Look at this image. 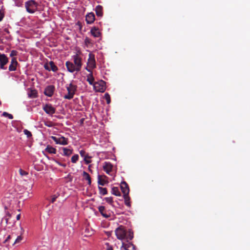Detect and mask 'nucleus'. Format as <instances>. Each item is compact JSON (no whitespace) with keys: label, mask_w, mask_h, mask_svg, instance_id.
Wrapping results in <instances>:
<instances>
[{"label":"nucleus","mask_w":250,"mask_h":250,"mask_svg":"<svg viewBox=\"0 0 250 250\" xmlns=\"http://www.w3.org/2000/svg\"><path fill=\"white\" fill-rule=\"evenodd\" d=\"M115 234L118 239L128 242L133 238V231L127 230L124 226H120L115 230Z\"/></svg>","instance_id":"obj_1"},{"label":"nucleus","mask_w":250,"mask_h":250,"mask_svg":"<svg viewBox=\"0 0 250 250\" xmlns=\"http://www.w3.org/2000/svg\"><path fill=\"white\" fill-rule=\"evenodd\" d=\"M67 94L64 96V98L67 100L72 99L77 91V86L70 83L66 86Z\"/></svg>","instance_id":"obj_2"},{"label":"nucleus","mask_w":250,"mask_h":250,"mask_svg":"<svg viewBox=\"0 0 250 250\" xmlns=\"http://www.w3.org/2000/svg\"><path fill=\"white\" fill-rule=\"evenodd\" d=\"M96 67V61L95 55L92 53H90L88 55V59L87 62V66L85 69L88 72L92 71V70Z\"/></svg>","instance_id":"obj_3"},{"label":"nucleus","mask_w":250,"mask_h":250,"mask_svg":"<svg viewBox=\"0 0 250 250\" xmlns=\"http://www.w3.org/2000/svg\"><path fill=\"white\" fill-rule=\"evenodd\" d=\"M38 3L33 0H30L25 3L26 11L31 14L35 13L38 9Z\"/></svg>","instance_id":"obj_4"},{"label":"nucleus","mask_w":250,"mask_h":250,"mask_svg":"<svg viewBox=\"0 0 250 250\" xmlns=\"http://www.w3.org/2000/svg\"><path fill=\"white\" fill-rule=\"evenodd\" d=\"M74 64L77 67V70H81L82 67V59L80 56L76 54L72 56Z\"/></svg>","instance_id":"obj_5"},{"label":"nucleus","mask_w":250,"mask_h":250,"mask_svg":"<svg viewBox=\"0 0 250 250\" xmlns=\"http://www.w3.org/2000/svg\"><path fill=\"white\" fill-rule=\"evenodd\" d=\"M42 109L46 114L51 116L56 112V108L50 104L44 105Z\"/></svg>","instance_id":"obj_6"},{"label":"nucleus","mask_w":250,"mask_h":250,"mask_svg":"<svg viewBox=\"0 0 250 250\" xmlns=\"http://www.w3.org/2000/svg\"><path fill=\"white\" fill-rule=\"evenodd\" d=\"M105 82L101 80L99 82H95V84H94V87L96 91L103 92L105 90Z\"/></svg>","instance_id":"obj_7"},{"label":"nucleus","mask_w":250,"mask_h":250,"mask_svg":"<svg viewBox=\"0 0 250 250\" xmlns=\"http://www.w3.org/2000/svg\"><path fill=\"white\" fill-rule=\"evenodd\" d=\"M9 59L4 54L0 53V68L1 69H6L5 65L8 62Z\"/></svg>","instance_id":"obj_8"},{"label":"nucleus","mask_w":250,"mask_h":250,"mask_svg":"<svg viewBox=\"0 0 250 250\" xmlns=\"http://www.w3.org/2000/svg\"><path fill=\"white\" fill-rule=\"evenodd\" d=\"M51 138L57 144L66 145L68 144L67 139L64 137L57 138L55 136H51Z\"/></svg>","instance_id":"obj_9"},{"label":"nucleus","mask_w":250,"mask_h":250,"mask_svg":"<svg viewBox=\"0 0 250 250\" xmlns=\"http://www.w3.org/2000/svg\"><path fill=\"white\" fill-rule=\"evenodd\" d=\"M65 65L67 70L70 73H73L75 71L77 72L80 71L79 70H77V67L75 66V65L72 62L67 61L65 63Z\"/></svg>","instance_id":"obj_10"},{"label":"nucleus","mask_w":250,"mask_h":250,"mask_svg":"<svg viewBox=\"0 0 250 250\" xmlns=\"http://www.w3.org/2000/svg\"><path fill=\"white\" fill-rule=\"evenodd\" d=\"M120 250H136L135 246L131 243L128 242L125 243H122V246L120 248Z\"/></svg>","instance_id":"obj_11"},{"label":"nucleus","mask_w":250,"mask_h":250,"mask_svg":"<svg viewBox=\"0 0 250 250\" xmlns=\"http://www.w3.org/2000/svg\"><path fill=\"white\" fill-rule=\"evenodd\" d=\"M44 68L47 70H52L53 72H56L58 70L57 66L52 61H50L48 64H45L44 65Z\"/></svg>","instance_id":"obj_12"},{"label":"nucleus","mask_w":250,"mask_h":250,"mask_svg":"<svg viewBox=\"0 0 250 250\" xmlns=\"http://www.w3.org/2000/svg\"><path fill=\"white\" fill-rule=\"evenodd\" d=\"M54 89L55 87L54 85H48L45 88L44 94L48 97H52L54 93Z\"/></svg>","instance_id":"obj_13"},{"label":"nucleus","mask_w":250,"mask_h":250,"mask_svg":"<svg viewBox=\"0 0 250 250\" xmlns=\"http://www.w3.org/2000/svg\"><path fill=\"white\" fill-rule=\"evenodd\" d=\"M18 64V62L17 61V59L16 58L13 57L11 61L10 64L9 66V71H14L17 69V66Z\"/></svg>","instance_id":"obj_14"},{"label":"nucleus","mask_w":250,"mask_h":250,"mask_svg":"<svg viewBox=\"0 0 250 250\" xmlns=\"http://www.w3.org/2000/svg\"><path fill=\"white\" fill-rule=\"evenodd\" d=\"M121 189L124 195L128 194L129 192V188L127 184L123 181L121 183Z\"/></svg>","instance_id":"obj_15"},{"label":"nucleus","mask_w":250,"mask_h":250,"mask_svg":"<svg viewBox=\"0 0 250 250\" xmlns=\"http://www.w3.org/2000/svg\"><path fill=\"white\" fill-rule=\"evenodd\" d=\"M113 168V165L108 162H105L104 163L103 166V169L108 174H109L110 172L112 171Z\"/></svg>","instance_id":"obj_16"},{"label":"nucleus","mask_w":250,"mask_h":250,"mask_svg":"<svg viewBox=\"0 0 250 250\" xmlns=\"http://www.w3.org/2000/svg\"><path fill=\"white\" fill-rule=\"evenodd\" d=\"M95 15L93 13L91 12L86 15L85 21L87 24H91L95 21Z\"/></svg>","instance_id":"obj_17"},{"label":"nucleus","mask_w":250,"mask_h":250,"mask_svg":"<svg viewBox=\"0 0 250 250\" xmlns=\"http://www.w3.org/2000/svg\"><path fill=\"white\" fill-rule=\"evenodd\" d=\"M98 209L99 212L101 213V215L105 218H108L110 216V213H107L105 209V207L104 206H99L98 207Z\"/></svg>","instance_id":"obj_18"},{"label":"nucleus","mask_w":250,"mask_h":250,"mask_svg":"<svg viewBox=\"0 0 250 250\" xmlns=\"http://www.w3.org/2000/svg\"><path fill=\"white\" fill-rule=\"evenodd\" d=\"M91 34L96 38L100 37L101 36V33L100 32L99 28L96 27H93L91 29Z\"/></svg>","instance_id":"obj_19"},{"label":"nucleus","mask_w":250,"mask_h":250,"mask_svg":"<svg viewBox=\"0 0 250 250\" xmlns=\"http://www.w3.org/2000/svg\"><path fill=\"white\" fill-rule=\"evenodd\" d=\"M90 73L88 74L86 76V81L88 82L89 84L90 85H92L94 86V84H95V82H94V78L93 76L92 71L89 72Z\"/></svg>","instance_id":"obj_20"},{"label":"nucleus","mask_w":250,"mask_h":250,"mask_svg":"<svg viewBox=\"0 0 250 250\" xmlns=\"http://www.w3.org/2000/svg\"><path fill=\"white\" fill-rule=\"evenodd\" d=\"M103 8L102 6L98 5L95 8V12L96 15L98 17H102L103 15Z\"/></svg>","instance_id":"obj_21"},{"label":"nucleus","mask_w":250,"mask_h":250,"mask_svg":"<svg viewBox=\"0 0 250 250\" xmlns=\"http://www.w3.org/2000/svg\"><path fill=\"white\" fill-rule=\"evenodd\" d=\"M28 95L31 98H35L38 97V92L35 89H31L28 92Z\"/></svg>","instance_id":"obj_22"},{"label":"nucleus","mask_w":250,"mask_h":250,"mask_svg":"<svg viewBox=\"0 0 250 250\" xmlns=\"http://www.w3.org/2000/svg\"><path fill=\"white\" fill-rule=\"evenodd\" d=\"M63 155L66 156H69L73 153V150L65 147L62 148Z\"/></svg>","instance_id":"obj_23"},{"label":"nucleus","mask_w":250,"mask_h":250,"mask_svg":"<svg viewBox=\"0 0 250 250\" xmlns=\"http://www.w3.org/2000/svg\"><path fill=\"white\" fill-rule=\"evenodd\" d=\"M45 151L50 154H56V149L54 147L48 145L45 148Z\"/></svg>","instance_id":"obj_24"},{"label":"nucleus","mask_w":250,"mask_h":250,"mask_svg":"<svg viewBox=\"0 0 250 250\" xmlns=\"http://www.w3.org/2000/svg\"><path fill=\"white\" fill-rule=\"evenodd\" d=\"M83 178L88 181V184L90 185L91 184V180L89 174L85 171H83Z\"/></svg>","instance_id":"obj_25"},{"label":"nucleus","mask_w":250,"mask_h":250,"mask_svg":"<svg viewBox=\"0 0 250 250\" xmlns=\"http://www.w3.org/2000/svg\"><path fill=\"white\" fill-rule=\"evenodd\" d=\"M111 193L117 196H121L120 191L117 187H113L112 188Z\"/></svg>","instance_id":"obj_26"},{"label":"nucleus","mask_w":250,"mask_h":250,"mask_svg":"<svg viewBox=\"0 0 250 250\" xmlns=\"http://www.w3.org/2000/svg\"><path fill=\"white\" fill-rule=\"evenodd\" d=\"M124 198L125 200V204L126 206L128 207L131 206V204L130 202V197L128 196V194L124 195Z\"/></svg>","instance_id":"obj_27"},{"label":"nucleus","mask_w":250,"mask_h":250,"mask_svg":"<svg viewBox=\"0 0 250 250\" xmlns=\"http://www.w3.org/2000/svg\"><path fill=\"white\" fill-rule=\"evenodd\" d=\"M98 184L100 185L104 186L107 183V182L104 179H103L102 176L100 175H98Z\"/></svg>","instance_id":"obj_28"},{"label":"nucleus","mask_w":250,"mask_h":250,"mask_svg":"<svg viewBox=\"0 0 250 250\" xmlns=\"http://www.w3.org/2000/svg\"><path fill=\"white\" fill-rule=\"evenodd\" d=\"M83 233H84V235L85 236H91L93 233V232L91 229H90L89 228H86L84 229V231Z\"/></svg>","instance_id":"obj_29"},{"label":"nucleus","mask_w":250,"mask_h":250,"mask_svg":"<svg viewBox=\"0 0 250 250\" xmlns=\"http://www.w3.org/2000/svg\"><path fill=\"white\" fill-rule=\"evenodd\" d=\"M98 188L101 194L104 195L107 194V190L106 188L98 187Z\"/></svg>","instance_id":"obj_30"},{"label":"nucleus","mask_w":250,"mask_h":250,"mask_svg":"<svg viewBox=\"0 0 250 250\" xmlns=\"http://www.w3.org/2000/svg\"><path fill=\"white\" fill-rule=\"evenodd\" d=\"M79 157L78 154H75L73 155L71 159L72 163H76L78 161Z\"/></svg>","instance_id":"obj_31"},{"label":"nucleus","mask_w":250,"mask_h":250,"mask_svg":"<svg viewBox=\"0 0 250 250\" xmlns=\"http://www.w3.org/2000/svg\"><path fill=\"white\" fill-rule=\"evenodd\" d=\"M91 158V157L89 156L88 154H86V156L84 158V161L86 164H89L91 162V161L89 159Z\"/></svg>","instance_id":"obj_32"},{"label":"nucleus","mask_w":250,"mask_h":250,"mask_svg":"<svg viewBox=\"0 0 250 250\" xmlns=\"http://www.w3.org/2000/svg\"><path fill=\"white\" fill-rule=\"evenodd\" d=\"M2 115L5 117L8 118L10 119H13L14 118L12 114H9L6 112H4L2 114Z\"/></svg>","instance_id":"obj_33"},{"label":"nucleus","mask_w":250,"mask_h":250,"mask_svg":"<svg viewBox=\"0 0 250 250\" xmlns=\"http://www.w3.org/2000/svg\"><path fill=\"white\" fill-rule=\"evenodd\" d=\"M44 124L45 126L48 127H52L53 126V123L52 122L48 121H44Z\"/></svg>","instance_id":"obj_34"},{"label":"nucleus","mask_w":250,"mask_h":250,"mask_svg":"<svg viewBox=\"0 0 250 250\" xmlns=\"http://www.w3.org/2000/svg\"><path fill=\"white\" fill-rule=\"evenodd\" d=\"M104 199H105V200L106 201V202H107L108 203H109L111 205H112V203L113 202V198L112 197H106V198H105Z\"/></svg>","instance_id":"obj_35"},{"label":"nucleus","mask_w":250,"mask_h":250,"mask_svg":"<svg viewBox=\"0 0 250 250\" xmlns=\"http://www.w3.org/2000/svg\"><path fill=\"white\" fill-rule=\"evenodd\" d=\"M23 132L25 135L27 136L28 138L31 137L32 136V133L30 131L28 130L27 129H24L23 130Z\"/></svg>","instance_id":"obj_36"},{"label":"nucleus","mask_w":250,"mask_h":250,"mask_svg":"<svg viewBox=\"0 0 250 250\" xmlns=\"http://www.w3.org/2000/svg\"><path fill=\"white\" fill-rule=\"evenodd\" d=\"M22 239V237L21 235H20L17 237V239L14 241L13 245L20 243Z\"/></svg>","instance_id":"obj_37"},{"label":"nucleus","mask_w":250,"mask_h":250,"mask_svg":"<svg viewBox=\"0 0 250 250\" xmlns=\"http://www.w3.org/2000/svg\"><path fill=\"white\" fill-rule=\"evenodd\" d=\"M18 55V52L16 50H13L11 51L10 54V56L11 57H13Z\"/></svg>","instance_id":"obj_38"},{"label":"nucleus","mask_w":250,"mask_h":250,"mask_svg":"<svg viewBox=\"0 0 250 250\" xmlns=\"http://www.w3.org/2000/svg\"><path fill=\"white\" fill-rule=\"evenodd\" d=\"M105 98L106 100V102L107 104H109L110 103V96L108 93H106L105 94Z\"/></svg>","instance_id":"obj_39"},{"label":"nucleus","mask_w":250,"mask_h":250,"mask_svg":"<svg viewBox=\"0 0 250 250\" xmlns=\"http://www.w3.org/2000/svg\"><path fill=\"white\" fill-rule=\"evenodd\" d=\"M19 172L21 176L27 175L28 174V173L27 172L21 169H20Z\"/></svg>","instance_id":"obj_40"},{"label":"nucleus","mask_w":250,"mask_h":250,"mask_svg":"<svg viewBox=\"0 0 250 250\" xmlns=\"http://www.w3.org/2000/svg\"><path fill=\"white\" fill-rule=\"evenodd\" d=\"M80 154L82 157H83L84 158L87 154H86V152L84 150H81L80 151Z\"/></svg>","instance_id":"obj_41"},{"label":"nucleus","mask_w":250,"mask_h":250,"mask_svg":"<svg viewBox=\"0 0 250 250\" xmlns=\"http://www.w3.org/2000/svg\"><path fill=\"white\" fill-rule=\"evenodd\" d=\"M55 162L56 164H57L58 165L60 166H62V167H65L66 165L65 164H62L61 162H60L58 160H55Z\"/></svg>","instance_id":"obj_42"},{"label":"nucleus","mask_w":250,"mask_h":250,"mask_svg":"<svg viewBox=\"0 0 250 250\" xmlns=\"http://www.w3.org/2000/svg\"><path fill=\"white\" fill-rule=\"evenodd\" d=\"M58 196H59L58 195H53L51 199V203H53L56 201V200L58 198Z\"/></svg>","instance_id":"obj_43"},{"label":"nucleus","mask_w":250,"mask_h":250,"mask_svg":"<svg viewBox=\"0 0 250 250\" xmlns=\"http://www.w3.org/2000/svg\"><path fill=\"white\" fill-rule=\"evenodd\" d=\"M4 17V14L0 10V21H2Z\"/></svg>","instance_id":"obj_44"},{"label":"nucleus","mask_w":250,"mask_h":250,"mask_svg":"<svg viewBox=\"0 0 250 250\" xmlns=\"http://www.w3.org/2000/svg\"><path fill=\"white\" fill-rule=\"evenodd\" d=\"M106 250H113L112 247L110 246L108 244H107Z\"/></svg>","instance_id":"obj_45"},{"label":"nucleus","mask_w":250,"mask_h":250,"mask_svg":"<svg viewBox=\"0 0 250 250\" xmlns=\"http://www.w3.org/2000/svg\"><path fill=\"white\" fill-rule=\"evenodd\" d=\"M85 42L86 44L90 43V41L88 38H86L85 40Z\"/></svg>","instance_id":"obj_46"},{"label":"nucleus","mask_w":250,"mask_h":250,"mask_svg":"<svg viewBox=\"0 0 250 250\" xmlns=\"http://www.w3.org/2000/svg\"><path fill=\"white\" fill-rule=\"evenodd\" d=\"M11 237V235H9L7 236V238L6 239V240H5V242H6V241H8Z\"/></svg>","instance_id":"obj_47"},{"label":"nucleus","mask_w":250,"mask_h":250,"mask_svg":"<svg viewBox=\"0 0 250 250\" xmlns=\"http://www.w3.org/2000/svg\"><path fill=\"white\" fill-rule=\"evenodd\" d=\"M20 218H21V214H18V215L17 216V217H16V219H17V220H20Z\"/></svg>","instance_id":"obj_48"},{"label":"nucleus","mask_w":250,"mask_h":250,"mask_svg":"<svg viewBox=\"0 0 250 250\" xmlns=\"http://www.w3.org/2000/svg\"><path fill=\"white\" fill-rule=\"evenodd\" d=\"M6 214H7V215H8L9 217H11V214H10V213H9L8 212H7L6 213Z\"/></svg>","instance_id":"obj_49"},{"label":"nucleus","mask_w":250,"mask_h":250,"mask_svg":"<svg viewBox=\"0 0 250 250\" xmlns=\"http://www.w3.org/2000/svg\"><path fill=\"white\" fill-rule=\"evenodd\" d=\"M8 219H7V218H6V219H5V220H6V223H7V222H8Z\"/></svg>","instance_id":"obj_50"},{"label":"nucleus","mask_w":250,"mask_h":250,"mask_svg":"<svg viewBox=\"0 0 250 250\" xmlns=\"http://www.w3.org/2000/svg\"><path fill=\"white\" fill-rule=\"evenodd\" d=\"M4 208H5V209H7V207L6 206H5V207H4Z\"/></svg>","instance_id":"obj_51"}]
</instances>
